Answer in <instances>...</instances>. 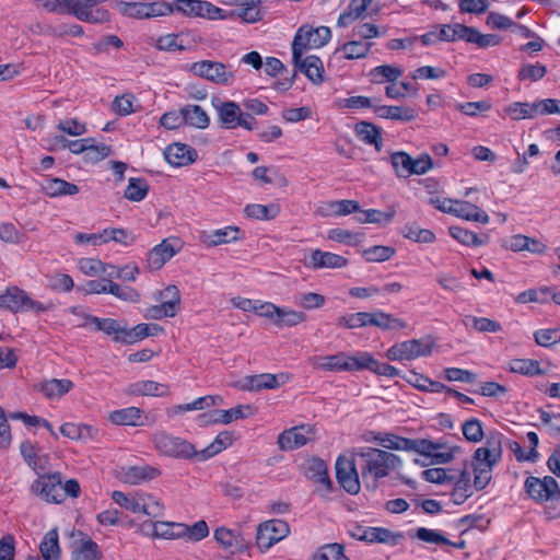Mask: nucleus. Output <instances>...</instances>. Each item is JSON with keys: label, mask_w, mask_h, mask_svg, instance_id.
Listing matches in <instances>:
<instances>
[{"label": "nucleus", "mask_w": 560, "mask_h": 560, "mask_svg": "<svg viewBox=\"0 0 560 560\" xmlns=\"http://www.w3.org/2000/svg\"><path fill=\"white\" fill-rule=\"evenodd\" d=\"M354 456L361 460V477L364 486L370 490H375L381 479L402 466V460L398 455L375 447L357 448Z\"/></svg>", "instance_id": "f257e3e1"}, {"label": "nucleus", "mask_w": 560, "mask_h": 560, "mask_svg": "<svg viewBox=\"0 0 560 560\" xmlns=\"http://www.w3.org/2000/svg\"><path fill=\"white\" fill-rule=\"evenodd\" d=\"M502 439L501 433L490 432L485 445L478 447L474 453L470 467L474 474V487L477 491L489 485L493 468L502 458Z\"/></svg>", "instance_id": "f03ea898"}, {"label": "nucleus", "mask_w": 560, "mask_h": 560, "mask_svg": "<svg viewBox=\"0 0 560 560\" xmlns=\"http://www.w3.org/2000/svg\"><path fill=\"white\" fill-rule=\"evenodd\" d=\"M112 500L121 509L132 514H143L149 517H159L163 514L164 505L154 495L143 491H113Z\"/></svg>", "instance_id": "7ed1b4c3"}, {"label": "nucleus", "mask_w": 560, "mask_h": 560, "mask_svg": "<svg viewBox=\"0 0 560 560\" xmlns=\"http://www.w3.org/2000/svg\"><path fill=\"white\" fill-rule=\"evenodd\" d=\"M337 325L346 328H359L364 326H376L381 329L405 328L406 323L399 318L393 317L382 311L377 312H359L341 316L337 319Z\"/></svg>", "instance_id": "20e7f679"}, {"label": "nucleus", "mask_w": 560, "mask_h": 560, "mask_svg": "<svg viewBox=\"0 0 560 560\" xmlns=\"http://www.w3.org/2000/svg\"><path fill=\"white\" fill-rule=\"evenodd\" d=\"M331 38V31L327 26L302 25L292 40V59L299 60L300 55L307 50L325 46Z\"/></svg>", "instance_id": "39448f33"}, {"label": "nucleus", "mask_w": 560, "mask_h": 560, "mask_svg": "<svg viewBox=\"0 0 560 560\" xmlns=\"http://www.w3.org/2000/svg\"><path fill=\"white\" fill-rule=\"evenodd\" d=\"M212 105L223 128L236 129L241 127L249 131L255 129L256 119L249 113H244L242 105L233 101H221L219 98L213 100Z\"/></svg>", "instance_id": "423d86ee"}, {"label": "nucleus", "mask_w": 560, "mask_h": 560, "mask_svg": "<svg viewBox=\"0 0 560 560\" xmlns=\"http://www.w3.org/2000/svg\"><path fill=\"white\" fill-rule=\"evenodd\" d=\"M190 71L214 84L230 86L236 80V71L223 62L213 60H201L191 63Z\"/></svg>", "instance_id": "0eeeda50"}, {"label": "nucleus", "mask_w": 560, "mask_h": 560, "mask_svg": "<svg viewBox=\"0 0 560 560\" xmlns=\"http://www.w3.org/2000/svg\"><path fill=\"white\" fill-rule=\"evenodd\" d=\"M363 351L350 355L339 352L332 355H318L312 359L315 369L329 372L360 371L362 370Z\"/></svg>", "instance_id": "6e6552de"}, {"label": "nucleus", "mask_w": 560, "mask_h": 560, "mask_svg": "<svg viewBox=\"0 0 560 560\" xmlns=\"http://www.w3.org/2000/svg\"><path fill=\"white\" fill-rule=\"evenodd\" d=\"M155 450L166 456L180 457L186 459L196 458L195 446L186 440L171 435L166 432H158L153 436Z\"/></svg>", "instance_id": "1a4fd4ad"}, {"label": "nucleus", "mask_w": 560, "mask_h": 560, "mask_svg": "<svg viewBox=\"0 0 560 560\" xmlns=\"http://www.w3.org/2000/svg\"><path fill=\"white\" fill-rule=\"evenodd\" d=\"M31 491L48 503H61L65 500L61 474L39 475L32 483Z\"/></svg>", "instance_id": "9d476101"}, {"label": "nucleus", "mask_w": 560, "mask_h": 560, "mask_svg": "<svg viewBox=\"0 0 560 560\" xmlns=\"http://www.w3.org/2000/svg\"><path fill=\"white\" fill-rule=\"evenodd\" d=\"M526 493L536 502L555 501L560 499L559 485L553 477L538 478L529 476L524 482Z\"/></svg>", "instance_id": "9b49d317"}, {"label": "nucleus", "mask_w": 560, "mask_h": 560, "mask_svg": "<svg viewBox=\"0 0 560 560\" xmlns=\"http://www.w3.org/2000/svg\"><path fill=\"white\" fill-rule=\"evenodd\" d=\"M290 534V527L282 520H270L257 527L256 545L261 552L269 550L275 544Z\"/></svg>", "instance_id": "f8f14e48"}, {"label": "nucleus", "mask_w": 560, "mask_h": 560, "mask_svg": "<svg viewBox=\"0 0 560 560\" xmlns=\"http://www.w3.org/2000/svg\"><path fill=\"white\" fill-rule=\"evenodd\" d=\"M0 308H7L13 312H28L36 313L44 312L46 307L32 300L28 294L18 287H10L4 292L0 293Z\"/></svg>", "instance_id": "ddd939ff"}, {"label": "nucleus", "mask_w": 560, "mask_h": 560, "mask_svg": "<svg viewBox=\"0 0 560 560\" xmlns=\"http://www.w3.org/2000/svg\"><path fill=\"white\" fill-rule=\"evenodd\" d=\"M432 347V342L428 340L410 339L392 346L386 351V357L393 361H410L430 355Z\"/></svg>", "instance_id": "4468645a"}, {"label": "nucleus", "mask_w": 560, "mask_h": 560, "mask_svg": "<svg viewBox=\"0 0 560 560\" xmlns=\"http://www.w3.org/2000/svg\"><path fill=\"white\" fill-rule=\"evenodd\" d=\"M106 0H71L70 15L88 23H104L109 20V13L103 8H95Z\"/></svg>", "instance_id": "2eb2a0df"}, {"label": "nucleus", "mask_w": 560, "mask_h": 560, "mask_svg": "<svg viewBox=\"0 0 560 560\" xmlns=\"http://www.w3.org/2000/svg\"><path fill=\"white\" fill-rule=\"evenodd\" d=\"M336 477L340 486L350 494L360 491L359 474L353 459L339 456L336 462Z\"/></svg>", "instance_id": "dca6fc26"}, {"label": "nucleus", "mask_w": 560, "mask_h": 560, "mask_svg": "<svg viewBox=\"0 0 560 560\" xmlns=\"http://www.w3.org/2000/svg\"><path fill=\"white\" fill-rule=\"evenodd\" d=\"M315 439L314 429L311 425L293 427L283 431L278 436V445L282 451H292L304 446L310 441Z\"/></svg>", "instance_id": "f3484780"}, {"label": "nucleus", "mask_w": 560, "mask_h": 560, "mask_svg": "<svg viewBox=\"0 0 560 560\" xmlns=\"http://www.w3.org/2000/svg\"><path fill=\"white\" fill-rule=\"evenodd\" d=\"M108 419L116 425L143 427L154 423V418L144 415L138 407L114 410L108 415Z\"/></svg>", "instance_id": "a211bd4d"}, {"label": "nucleus", "mask_w": 560, "mask_h": 560, "mask_svg": "<svg viewBox=\"0 0 560 560\" xmlns=\"http://www.w3.org/2000/svg\"><path fill=\"white\" fill-rule=\"evenodd\" d=\"M283 374L276 375L262 373L258 375H248L238 381L237 386L242 390L258 392L261 389H275L284 383Z\"/></svg>", "instance_id": "6ab92c4d"}, {"label": "nucleus", "mask_w": 560, "mask_h": 560, "mask_svg": "<svg viewBox=\"0 0 560 560\" xmlns=\"http://www.w3.org/2000/svg\"><path fill=\"white\" fill-rule=\"evenodd\" d=\"M418 444H423L424 450L416 452L430 457L433 464H446L451 462L459 451L456 446H447L424 439L418 440Z\"/></svg>", "instance_id": "aec40b11"}, {"label": "nucleus", "mask_w": 560, "mask_h": 560, "mask_svg": "<svg viewBox=\"0 0 560 560\" xmlns=\"http://www.w3.org/2000/svg\"><path fill=\"white\" fill-rule=\"evenodd\" d=\"M292 60L295 68L304 73L312 83L319 85L324 82V65L317 56L303 57V55H300L299 60Z\"/></svg>", "instance_id": "412c9836"}, {"label": "nucleus", "mask_w": 560, "mask_h": 560, "mask_svg": "<svg viewBox=\"0 0 560 560\" xmlns=\"http://www.w3.org/2000/svg\"><path fill=\"white\" fill-rule=\"evenodd\" d=\"M304 264L313 269L342 268L347 266L348 260L340 255L315 249L311 252Z\"/></svg>", "instance_id": "4be33fe9"}, {"label": "nucleus", "mask_w": 560, "mask_h": 560, "mask_svg": "<svg viewBox=\"0 0 560 560\" xmlns=\"http://www.w3.org/2000/svg\"><path fill=\"white\" fill-rule=\"evenodd\" d=\"M238 238L240 229L236 226H225L214 231H202L199 234V241L207 247L236 242Z\"/></svg>", "instance_id": "5701e85b"}, {"label": "nucleus", "mask_w": 560, "mask_h": 560, "mask_svg": "<svg viewBox=\"0 0 560 560\" xmlns=\"http://www.w3.org/2000/svg\"><path fill=\"white\" fill-rule=\"evenodd\" d=\"M250 406L240 405L229 410H214L210 413L201 415L200 418L205 419V423H223L229 424L232 421L247 418L252 415Z\"/></svg>", "instance_id": "b1692460"}, {"label": "nucleus", "mask_w": 560, "mask_h": 560, "mask_svg": "<svg viewBox=\"0 0 560 560\" xmlns=\"http://www.w3.org/2000/svg\"><path fill=\"white\" fill-rule=\"evenodd\" d=\"M21 454L27 465L39 476L49 466V455L37 448L31 442H23L20 446Z\"/></svg>", "instance_id": "393cba45"}, {"label": "nucleus", "mask_w": 560, "mask_h": 560, "mask_svg": "<svg viewBox=\"0 0 560 560\" xmlns=\"http://www.w3.org/2000/svg\"><path fill=\"white\" fill-rule=\"evenodd\" d=\"M164 158L171 165L180 167L194 162L197 158V152L187 144L174 143L166 147Z\"/></svg>", "instance_id": "a878e982"}, {"label": "nucleus", "mask_w": 560, "mask_h": 560, "mask_svg": "<svg viewBox=\"0 0 560 560\" xmlns=\"http://www.w3.org/2000/svg\"><path fill=\"white\" fill-rule=\"evenodd\" d=\"M177 249L170 240L162 241L154 246L147 255V266L150 270L161 269L176 254Z\"/></svg>", "instance_id": "bb28decb"}, {"label": "nucleus", "mask_w": 560, "mask_h": 560, "mask_svg": "<svg viewBox=\"0 0 560 560\" xmlns=\"http://www.w3.org/2000/svg\"><path fill=\"white\" fill-rule=\"evenodd\" d=\"M143 528L150 527L151 535L158 538L176 539L185 537L187 525L173 522H149L142 524Z\"/></svg>", "instance_id": "cd10ccee"}, {"label": "nucleus", "mask_w": 560, "mask_h": 560, "mask_svg": "<svg viewBox=\"0 0 560 560\" xmlns=\"http://www.w3.org/2000/svg\"><path fill=\"white\" fill-rule=\"evenodd\" d=\"M381 446L395 451H422L423 444H418V440L406 439L392 433L378 434L374 438Z\"/></svg>", "instance_id": "c85d7f7f"}, {"label": "nucleus", "mask_w": 560, "mask_h": 560, "mask_svg": "<svg viewBox=\"0 0 560 560\" xmlns=\"http://www.w3.org/2000/svg\"><path fill=\"white\" fill-rule=\"evenodd\" d=\"M127 394L131 396L165 397L170 394V387L166 384L150 380L138 381L128 386Z\"/></svg>", "instance_id": "c756f323"}, {"label": "nucleus", "mask_w": 560, "mask_h": 560, "mask_svg": "<svg viewBox=\"0 0 560 560\" xmlns=\"http://www.w3.org/2000/svg\"><path fill=\"white\" fill-rule=\"evenodd\" d=\"M42 190L49 197L72 196L79 192L75 184L57 177L45 178L40 184Z\"/></svg>", "instance_id": "7c9ffc66"}, {"label": "nucleus", "mask_w": 560, "mask_h": 560, "mask_svg": "<svg viewBox=\"0 0 560 560\" xmlns=\"http://www.w3.org/2000/svg\"><path fill=\"white\" fill-rule=\"evenodd\" d=\"M74 384L68 378H50L38 384V390L48 399H60Z\"/></svg>", "instance_id": "2f4dec72"}, {"label": "nucleus", "mask_w": 560, "mask_h": 560, "mask_svg": "<svg viewBox=\"0 0 560 560\" xmlns=\"http://www.w3.org/2000/svg\"><path fill=\"white\" fill-rule=\"evenodd\" d=\"M102 552L95 541L82 535L72 547V560H100Z\"/></svg>", "instance_id": "473e14b6"}, {"label": "nucleus", "mask_w": 560, "mask_h": 560, "mask_svg": "<svg viewBox=\"0 0 560 560\" xmlns=\"http://www.w3.org/2000/svg\"><path fill=\"white\" fill-rule=\"evenodd\" d=\"M159 475L160 470L149 465L131 466L125 470L122 480L129 485H140L155 479Z\"/></svg>", "instance_id": "72a5a7b5"}, {"label": "nucleus", "mask_w": 560, "mask_h": 560, "mask_svg": "<svg viewBox=\"0 0 560 560\" xmlns=\"http://www.w3.org/2000/svg\"><path fill=\"white\" fill-rule=\"evenodd\" d=\"M375 114L381 118L400 120V121H411L415 120L418 116V113L415 108L409 106H375Z\"/></svg>", "instance_id": "f704fd0d"}, {"label": "nucleus", "mask_w": 560, "mask_h": 560, "mask_svg": "<svg viewBox=\"0 0 560 560\" xmlns=\"http://www.w3.org/2000/svg\"><path fill=\"white\" fill-rule=\"evenodd\" d=\"M372 43L362 40H350L336 48L334 56H339L347 60L361 59L368 56Z\"/></svg>", "instance_id": "c9c22d12"}, {"label": "nucleus", "mask_w": 560, "mask_h": 560, "mask_svg": "<svg viewBox=\"0 0 560 560\" xmlns=\"http://www.w3.org/2000/svg\"><path fill=\"white\" fill-rule=\"evenodd\" d=\"M504 112L513 120L533 119L537 116H540L538 101H535L533 103L514 102L508 105L504 108Z\"/></svg>", "instance_id": "e433bc0d"}, {"label": "nucleus", "mask_w": 560, "mask_h": 560, "mask_svg": "<svg viewBox=\"0 0 560 560\" xmlns=\"http://www.w3.org/2000/svg\"><path fill=\"white\" fill-rule=\"evenodd\" d=\"M232 443L233 434L229 431H223L217 435L211 444L199 452L197 451V460L205 462L232 445Z\"/></svg>", "instance_id": "4c0bfd02"}, {"label": "nucleus", "mask_w": 560, "mask_h": 560, "mask_svg": "<svg viewBox=\"0 0 560 560\" xmlns=\"http://www.w3.org/2000/svg\"><path fill=\"white\" fill-rule=\"evenodd\" d=\"M184 122L197 129H206L210 125V118L206 110L196 104L183 106Z\"/></svg>", "instance_id": "58836bf2"}, {"label": "nucleus", "mask_w": 560, "mask_h": 560, "mask_svg": "<svg viewBox=\"0 0 560 560\" xmlns=\"http://www.w3.org/2000/svg\"><path fill=\"white\" fill-rule=\"evenodd\" d=\"M453 214L458 218L479 222L482 224H487L489 222V215L479 209L476 205H472L468 201L456 200Z\"/></svg>", "instance_id": "ea45409f"}, {"label": "nucleus", "mask_w": 560, "mask_h": 560, "mask_svg": "<svg viewBox=\"0 0 560 560\" xmlns=\"http://www.w3.org/2000/svg\"><path fill=\"white\" fill-rule=\"evenodd\" d=\"M360 210V205L355 200H336L329 201L324 206L319 207L318 211L322 215H348L350 213L357 212Z\"/></svg>", "instance_id": "a19ab883"}, {"label": "nucleus", "mask_w": 560, "mask_h": 560, "mask_svg": "<svg viewBox=\"0 0 560 560\" xmlns=\"http://www.w3.org/2000/svg\"><path fill=\"white\" fill-rule=\"evenodd\" d=\"M357 137L366 144L374 145L377 151L382 149L381 129L368 121H360L354 127Z\"/></svg>", "instance_id": "79ce46f5"}, {"label": "nucleus", "mask_w": 560, "mask_h": 560, "mask_svg": "<svg viewBox=\"0 0 560 560\" xmlns=\"http://www.w3.org/2000/svg\"><path fill=\"white\" fill-rule=\"evenodd\" d=\"M373 0H351L347 11L338 18L339 26H348L352 21L363 16Z\"/></svg>", "instance_id": "37998d69"}, {"label": "nucleus", "mask_w": 560, "mask_h": 560, "mask_svg": "<svg viewBox=\"0 0 560 560\" xmlns=\"http://www.w3.org/2000/svg\"><path fill=\"white\" fill-rule=\"evenodd\" d=\"M222 402H223V398L221 396L208 395V396L199 397L189 404L177 405L172 409V412L180 413V412H187V411H194V410H202V409H207V408H210L213 406L221 405Z\"/></svg>", "instance_id": "c03bdc74"}, {"label": "nucleus", "mask_w": 560, "mask_h": 560, "mask_svg": "<svg viewBox=\"0 0 560 560\" xmlns=\"http://www.w3.org/2000/svg\"><path fill=\"white\" fill-rule=\"evenodd\" d=\"M40 553L44 560H58L60 555V548L58 544V532L51 529L47 532L39 545Z\"/></svg>", "instance_id": "a18cd8bd"}, {"label": "nucleus", "mask_w": 560, "mask_h": 560, "mask_svg": "<svg viewBox=\"0 0 560 560\" xmlns=\"http://www.w3.org/2000/svg\"><path fill=\"white\" fill-rule=\"evenodd\" d=\"M152 330H158V326L148 324H138L132 328H128L126 326L124 335L118 337V339L120 340V342L131 345L139 340H142L148 336L154 335Z\"/></svg>", "instance_id": "49530a36"}, {"label": "nucleus", "mask_w": 560, "mask_h": 560, "mask_svg": "<svg viewBox=\"0 0 560 560\" xmlns=\"http://www.w3.org/2000/svg\"><path fill=\"white\" fill-rule=\"evenodd\" d=\"M307 477L313 479L315 482L330 488V479L327 472V465L319 458H313L307 462Z\"/></svg>", "instance_id": "de8ad7c7"}, {"label": "nucleus", "mask_w": 560, "mask_h": 560, "mask_svg": "<svg viewBox=\"0 0 560 560\" xmlns=\"http://www.w3.org/2000/svg\"><path fill=\"white\" fill-rule=\"evenodd\" d=\"M195 16L205 18L208 20H229L226 11L215 7L211 2L196 0Z\"/></svg>", "instance_id": "09e8293b"}, {"label": "nucleus", "mask_w": 560, "mask_h": 560, "mask_svg": "<svg viewBox=\"0 0 560 560\" xmlns=\"http://www.w3.org/2000/svg\"><path fill=\"white\" fill-rule=\"evenodd\" d=\"M369 370L376 374L394 377L398 375V370L388 364L376 361L369 352L363 351L362 370Z\"/></svg>", "instance_id": "8fccbe9b"}, {"label": "nucleus", "mask_w": 560, "mask_h": 560, "mask_svg": "<svg viewBox=\"0 0 560 560\" xmlns=\"http://www.w3.org/2000/svg\"><path fill=\"white\" fill-rule=\"evenodd\" d=\"M215 540L231 553L236 552L242 547L240 536L225 527L217 528L214 532Z\"/></svg>", "instance_id": "3c124183"}, {"label": "nucleus", "mask_w": 560, "mask_h": 560, "mask_svg": "<svg viewBox=\"0 0 560 560\" xmlns=\"http://www.w3.org/2000/svg\"><path fill=\"white\" fill-rule=\"evenodd\" d=\"M93 323V328L95 330H100L105 332L106 335H113L114 340L120 342L118 337L122 336L126 326L120 325L116 319L113 318H91Z\"/></svg>", "instance_id": "603ef678"}, {"label": "nucleus", "mask_w": 560, "mask_h": 560, "mask_svg": "<svg viewBox=\"0 0 560 560\" xmlns=\"http://www.w3.org/2000/svg\"><path fill=\"white\" fill-rule=\"evenodd\" d=\"M463 322L466 327H471L479 332H498L501 330L500 323L487 317L468 315L464 318Z\"/></svg>", "instance_id": "864d4df0"}, {"label": "nucleus", "mask_w": 560, "mask_h": 560, "mask_svg": "<svg viewBox=\"0 0 560 560\" xmlns=\"http://www.w3.org/2000/svg\"><path fill=\"white\" fill-rule=\"evenodd\" d=\"M280 212L279 206L277 205H248L245 207V213L249 218L258 220H270L278 215Z\"/></svg>", "instance_id": "5fc2aeb1"}, {"label": "nucleus", "mask_w": 560, "mask_h": 560, "mask_svg": "<svg viewBox=\"0 0 560 560\" xmlns=\"http://www.w3.org/2000/svg\"><path fill=\"white\" fill-rule=\"evenodd\" d=\"M306 320V315L303 312L294 311L287 307H280L279 317L276 322V327H293Z\"/></svg>", "instance_id": "6e6d98bb"}, {"label": "nucleus", "mask_w": 560, "mask_h": 560, "mask_svg": "<svg viewBox=\"0 0 560 560\" xmlns=\"http://www.w3.org/2000/svg\"><path fill=\"white\" fill-rule=\"evenodd\" d=\"M149 190V186L143 178H130L129 184L125 190V198L130 201H141L145 198Z\"/></svg>", "instance_id": "4d7b16f0"}, {"label": "nucleus", "mask_w": 560, "mask_h": 560, "mask_svg": "<svg viewBox=\"0 0 560 560\" xmlns=\"http://www.w3.org/2000/svg\"><path fill=\"white\" fill-rule=\"evenodd\" d=\"M395 213V210L392 208L388 209L386 212H382L375 209H369L361 211V215H359L357 220L360 223H388L394 219Z\"/></svg>", "instance_id": "13d9d810"}, {"label": "nucleus", "mask_w": 560, "mask_h": 560, "mask_svg": "<svg viewBox=\"0 0 560 560\" xmlns=\"http://www.w3.org/2000/svg\"><path fill=\"white\" fill-rule=\"evenodd\" d=\"M362 255L366 261L383 262L390 259L395 255V248L384 245H375L365 248Z\"/></svg>", "instance_id": "bf43d9fd"}, {"label": "nucleus", "mask_w": 560, "mask_h": 560, "mask_svg": "<svg viewBox=\"0 0 560 560\" xmlns=\"http://www.w3.org/2000/svg\"><path fill=\"white\" fill-rule=\"evenodd\" d=\"M155 299L165 306L172 305L173 312L176 314L180 310V293L176 285H168L164 290L158 291Z\"/></svg>", "instance_id": "052dcab7"}, {"label": "nucleus", "mask_w": 560, "mask_h": 560, "mask_svg": "<svg viewBox=\"0 0 560 560\" xmlns=\"http://www.w3.org/2000/svg\"><path fill=\"white\" fill-rule=\"evenodd\" d=\"M510 370L524 375H539L542 373L539 362L532 359H514L510 362Z\"/></svg>", "instance_id": "680f3d73"}, {"label": "nucleus", "mask_w": 560, "mask_h": 560, "mask_svg": "<svg viewBox=\"0 0 560 560\" xmlns=\"http://www.w3.org/2000/svg\"><path fill=\"white\" fill-rule=\"evenodd\" d=\"M421 476L428 482L446 485L455 479V471L444 468H430L423 470Z\"/></svg>", "instance_id": "e2e57ef3"}, {"label": "nucleus", "mask_w": 560, "mask_h": 560, "mask_svg": "<svg viewBox=\"0 0 560 560\" xmlns=\"http://www.w3.org/2000/svg\"><path fill=\"white\" fill-rule=\"evenodd\" d=\"M314 560H349L343 552V546L340 544H327L318 549L314 555Z\"/></svg>", "instance_id": "0e129e2a"}, {"label": "nucleus", "mask_w": 560, "mask_h": 560, "mask_svg": "<svg viewBox=\"0 0 560 560\" xmlns=\"http://www.w3.org/2000/svg\"><path fill=\"white\" fill-rule=\"evenodd\" d=\"M448 232L453 238L467 246H480L483 241L471 231L465 230L460 226H450Z\"/></svg>", "instance_id": "69168bd1"}, {"label": "nucleus", "mask_w": 560, "mask_h": 560, "mask_svg": "<svg viewBox=\"0 0 560 560\" xmlns=\"http://www.w3.org/2000/svg\"><path fill=\"white\" fill-rule=\"evenodd\" d=\"M392 165L399 177L410 176L411 156L402 151L395 152L390 155Z\"/></svg>", "instance_id": "338daca9"}, {"label": "nucleus", "mask_w": 560, "mask_h": 560, "mask_svg": "<svg viewBox=\"0 0 560 560\" xmlns=\"http://www.w3.org/2000/svg\"><path fill=\"white\" fill-rule=\"evenodd\" d=\"M57 129L72 137L82 136L86 132L85 124L77 118L60 119L57 124Z\"/></svg>", "instance_id": "774afa93"}]
</instances>
